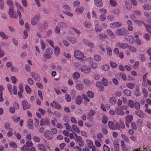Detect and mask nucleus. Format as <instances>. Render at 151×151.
I'll return each instance as SVG.
<instances>
[{"label":"nucleus","instance_id":"b1692460","mask_svg":"<svg viewBox=\"0 0 151 151\" xmlns=\"http://www.w3.org/2000/svg\"><path fill=\"white\" fill-rule=\"evenodd\" d=\"M55 50V53L56 56H58L60 53V50L58 47L56 46L54 48Z\"/></svg>","mask_w":151,"mask_h":151},{"label":"nucleus","instance_id":"393cba45","mask_svg":"<svg viewBox=\"0 0 151 151\" xmlns=\"http://www.w3.org/2000/svg\"><path fill=\"white\" fill-rule=\"evenodd\" d=\"M6 4L7 5L9 6V8L10 7H13L14 8V3L12 0H6Z\"/></svg>","mask_w":151,"mask_h":151},{"label":"nucleus","instance_id":"a878e982","mask_svg":"<svg viewBox=\"0 0 151 151\" xmlns=\"http://www.w3.org/2000/svg\"><path fill=\"white\" fill-rule=\"evenodd\" d=\"M58 25L60 29H66L68 27L67 24L64 22L60 23L58 24Z\"/></svg>","mask_w":151,"mask_h":151},{"label":"nucleus","instance_id":"774afa93","mask_svg":"<svg viewBox=\"0 0 151 151\" xmlns=\"http://www.w3.org/2000/svg\"><path fill=\"white\" fill-rule=\"evenodd\" d=\"M84 26L86 28H89L91 26V23L88 22H85L83 24Z\"/></svg>","mask_w":151,"mask_h":151},{"label":"nucleus","instance_id":"864d4df0","mask_svg":"<svg viewBox=\"0 0 151 151\" xmlns=\"http://www.w3.org/2000/svg\"><path fill=\"white\" fill-rule=\"evenodd\" d=\"M98 36L99 38L101 39H106L108 38L107 36L104 34L100 33L98 35Z\"/></svg>","mask_w":151,"mask_h":151},{"label":"nucleus","instance_id":"5fc2aeb1","mask_svg":"<svg viewBox=\"0 0 151 151\" xmlns=\"http://www.w3.org/2000/svg\"><path fill=\"white\" fill-rule=\"evenodd\" d=\"M142 7L143 9L146 10H149L151 9V6L147 4L143 5Z\"/></svg>","mask_w":151,"mask_h":151},{"label":"nucleus","instance_id":"a211bd4d","mask_svg":"<svg viewBox=\"0 0 151 151\" xmlns=\"http://www.w3.org/2000/svg\"><path fill=\"white\" fill-rule=\"evenodd\" d=\"M142 85L144 87H146L148 85H151V81L148 79L143 81L142 82Z\"/></svg>","mask_w":151,"mask_h":151},{"label":"nucleus","instance_id":"bb28decb","mask_svg":"<svg viewBox=\"0 0 151 151\" xmlns=\"http://www.w3.org/2000/svg\"><path fill=\"white\" fill-rule=\"evenodd\" d=\"M101 82L103 85L105 86H107L109 84V81L106 78H102L101 80Z\"/></svg>","mask_w":151,"mask_h":151},{"label":"nucleus","instance_id":"f257e3e1","mask_svg":"<svg viewBox=\"0 0 151 151\" xmlns=\"http://www.w3.org/2000/svg\"><path fill=\"white\" fill-rule=\"evenodd\" d=\"M74 56L76 59L79 60L82 62H85L86 61V57L83 53L79 50H76L74 51Z\"/></svg>","mask_w":151,"mask_h":151},{"label":"nucleus","instance_id":"c756f323","mask_svg":"<svg viewBox=\"0 0 151 151\" xmlns=\"http://www.w3.org/2000/svg\"><path fill=\"white\" fill-rule=\"evenodd\" d=\"M126 86L128 88L131 89H133L135 87V84L134 83L130 82L127 83Z\"/></svg>","mask_w":151,"mask_h":151},{"label":"nucleus","instance_id":"338daca9","mask_svg":"<svg viewBox=\"0 0 151 151\" xmlns=\"http://www.w3.org/2000/svg\"><path fill=\"white\" fill-rule=\"evenodd\" d=\"M12 118L13 121L15 123L18 122L20 120V118L19 117H16L13 116L12 117Z\"/></svg>","mask_w":151,"mask_h":151},{"label":"nucleus","instance_id":"c85d7f7f","mask_svg":"<svg viewBox=\"0 0 151 151\" xmlns=\"http://www.w3.org/2000/svg\"><path fill=\"white\" fill-rule=\"evenodd\" d=\"M106 32L112 38H115L116 37L115 35L113 32L109 29H107Z\"/></svg>","mask_w":151,"mask_h":151},{"label":"nucleus","instance_id":"412c9836","mask_svg":"<svg viewBox=\"0 0 151 151\" xmlns=\"http://www.w3.org/2000/svg\"><path fill=\"white\" fill-rule=\"evenodd\" d=\"M40 122L41 126H43L45 125H48L50 123L49 121L47 119H41Z\"/></svg>","mask_w":151,"mask_h":151},{"label":"nucleus","instance_id":"9d476101","mask_svg":"<svg viewBox=\"0 0 151 151\" xmlns=\"http://www.w3.org/2000/svg\"><path fill=\"white\" fill-rule=\"evenodd\" d=\"M39 19V16L37 15L34 16L32 19L31 24L34 25H36L38 22Z\"/></svg>","mask_w":151,"mask_h":151},{"label":"nucleus","instance_id":"4d7b16f0","mask_svg":"<svg viewBox=\"0 0 151 151\" xmlns=\"http://www.w3.org/2000/svg\"><path fill=\"white\" fill-rule=\"evenodd\" d=\"M143 38L147 41H149L150 40V36L147 33H145L144 34Z\"/></svg>","mask_w":151,"mask_h":151},{"label":"nucleus","instance_id":"13d9d810","mask_svg":"<svg viewBox=\"0 0 151 151\" xmlns=\"http://www.w3.org/2000/svg\"><path fill=\"white\" fill-rule=\"evenodd\" d=\"M136 114L140 117L143 116V114L141 110H138L135 111Z\"/></svg>","mask_w":151,"mask_h":151},{"label":"nucleus","instance_id":"de8ad7c7","mask_svg":"<svg viewBox=\"0 0 151 151\" xmlns=\"http://www.w3.org/2000/svg\"><path fill=\"white\" fill-rule=\"evenodd\" d=\"M83 81L85 84L87 86H90L92 85L91 82L88 79H85L83 80Z\"/></svg>","mask_w":151,"mask_h":151},{"label":"nucleus","instance_id":"69168bd1","mask_svg":"<svg viewBox=\"0 0 151 151\" xmlns=\"http://www.w3.org/2000/svg\"><path fill=\"white\" fill-rule=\"evenodd\" d=\"M124 93L126 96H130L131 95V93L130 91L128 89H125L123 91Z\"/></svg>","mask_w":151,"mask_h":151},{"label":"nucleus","instance_id":"3c124183","mask_svg":"<svg viewBox=\"0 0 151 151\" xmlns=\"http://www.w3.org/2000/svg\"><path fill=\"white\" fill-rule=\"evenodd\" d=\"M87 95L90 98H93L94 96L93 92L91 91H88L87 92Z\"/></svg>","mask_w":151,"mask_h":151},{"label":"nucleus","instance_id":"a19ab883","mask_svg":"<svg viewBox=\"0 0 151 151\" xmlns=\"http://www.w3.org/2000/svg\"><path fill=\"white\" fill-rule=\"evenodd\" d=\"M25 89L27 93L28 94H31L32 93L31 88L27 85H25Z\"/></svg>","mask_w":151,"mask_h":151},{"label":"nucleus","instance_id":"1a4fd4ad","mask_svg":"<svg viewBox=\"0 0 151 151\" xmlns=\"http://www.w3.org/2000/svg\"><path fill=\"white\" fill-rule=\"evenodd\" d=\"M96 113V111L93 109H91L87 115V118L90 121H92L93 119V117Z\"/></svg>","mask_w":151,"mask_h":151},{"label":"nucleus","instance_id":"f8f14e48","mask_svg":"<svg viewBox=\"0 0 151 151\" xmlns=\"http://www.w3.org/2000/svg\"><path fill=\"white\" fill-rule=\"evenodd\" d=\"M86 144L87 146L90 148H92L93 147V141L89 139H87L86 141Z\"/></svg>","mask_w":151,"mask_h":151},{"label":"nucleus","instance_id":"4c0bfd02","mask_svg":"<svg viewBox=\"0 0 151 151\" xmlns=\"http://www.w3.org/2000/svg\"><path fill=\"white\" fill-rule=\"evenodd\" d=\"M84 10V8L82 7H81L79 8H77L75 10V12L78 14H81Z\"/></svg>","mask_w":151,"mask_h":151},{"label":"nucleus","instance_id":"7c9ffc66","mask_svg":"<svg viewBox=\"0 0 151 151\" xmlns=\"http://www.w3.org/2000/svg\"><path fill=\"white\" fill-rule=\"evenodd\" d=\"M37 147L41 150L45 151L46 148L45 146L43 144H40L38 145Z\"/></svg>","mask_w":151,"mask_h":151},{"label":"nucleus","instance_id":"c03bdc74","mask_svg":"<svg viewBox=\"0 0 151 151\" xmlns=\"http://www.w3.org/2000/svg\"><path fill=\"white\" fill-rule=\"evenodd\" d=\"M90 66L91 68L94 69H97L98 68V64L94 62H91V63H90Z\"/></svg>","mask_w":151,"mask_h":151},{"label":"nucleus","instance_id":"7ed1b4c3","mask_svg":"<svg viewBox=\"0 0 151 151\" xmlns=\"http://www.w3.org/2000/svg\"><path fill=\"white\" fill-rule=\"evenodd\" d=\"M15 5L16 7L17 12L19 18H22V14L20 11H24L23 8L17 1L15 2Z\"/></svg>","mask_w":151,"mask_h":151},{"label":"nucleus","instance_id":"603ef678","mask_svg":"<svg viewBox=\"0 0 151 151\" xmlns=\"http://www.w3.org/2000/svg\"><path fill=\"white\" fill-rule=\"evenodd\" d=\"M128 49L129 50L133 52H135L137 50L136 48L132 46H129Z\"/></svg>","mask_w":151,"mask_h":151},{"label":"nucleus","instance_id":"72a5a7b5","mask_svg":"<svg viewBox=\"0 0 151 151\" xmlns=\"http://www.w3.org/2000/svg\"><path fill=\"white\" fill-rule=\"evenodd\" d=\"M125 119V122L130 123L133 119V116L132 115H129L126 117Z\"/></svg>","mask_w":151,"mask_h":151},{"label":"nucleus","instance_id":"20e7f679","mask_svg":"<svg viewBox=\"0 0 151 151\" xmlns=\"http://www.w3.org/2000/svg\"><path fill=\"white\" fill-rule=\"evenodd\" d=\"M108 125L109 128L112 130L119 129V127H118V122H114L111 121L108 122Z\"/></svg>","mask_w":151,"mask_h":151},{"label":"nucleus","instance_id":"aec40b11","mask_svg":"<svg viewBox=\"0 0 151 151\" xmlns=\"http://www.w3.org/2000/svg\"><path fill=\"white\" fill-rule=\"evenodd\" d=\"M67 39L68 40H69L71 43L72 44H75L77 42V39L75 37H68Z\"/></svg>","mask_w":151,"mask_h":151},{"label":"nucleus","instance_id":"f704fd0d","mask_svg":"<svg viewBox=\"0 0 151 151\" xmlns=\"http://www.w3.org/2000/svg\"><path fill=\"white\" fill-rule=\"evenodd\" d=\"M93 58L94 60L97 62L100 61L101 60V57L98 54L94 55Z\"/></svg>","mask_w":151,"mask_h":151},{"label":"nucleus","instance_id":"9b49d317","mask_svg":"<svg viewBox=\"0 0 151 151\" xmlns=\"http://www.w3.org/2000/svg\"><path fill=\"white\" fill-rule=\"evenodd\" d=\"M122 25V24L120 22H116L111 23L110 27L111 28H115L116 27H119Z\"/></svg>","mask_w":151,"mask_h":151},{"label":"nucleus","instance_id":"052dcab7","mask_svg":"<svg viewBox=\"0 0 151 151\" xmlns=\"http://www.w3.org/2000/svg\"><path fill=\"white\" fill-rule=\"evenodd\" d=\"M62 7L63 8V9L65 10L68 11H70L71 10V9L70 7L67 5H64Z\"/></svg>","mask_w":151,"mask_h":151},{"label":"nucleus","instance_id":"bf43d9fd","mask_svg":"<svg viewBox=\"0 0 151 151\" xmlns=\"http://www.w3.org/2000/svg\"><path fill=\"white\" fill-rule=\"evenodd\" d=\"M11 79L12 81V83L13 84H16L18 81V79L17 78L14 76H12L11 77Z\"/></svg>","mask_w":151,"mask_h":151},{"label":"nucleus","instance_id":"423d86ee","mask_svg":"<svg viewBox=\"0 0 151 151\" xmlns=\"http://www.w3.org/2000/svg\"><path fill=\"white\" fill-rule=\"evenodd\" d=\"M8 14L11 18L16 19L18 17V15L14 12V8L13 7L9 9Z\"/></svg>","mask_w":151,"mask_h":151},{"label":"nucleus","instance_id":"f3484780","mask_svg":"<svg viewBox=\"0 0 151 151\" xmlns=\"http://www.w3.org/2000/svg\"><path fill=\"white\" fill-rule=\"evenodd\" d=\"M115 111L117 115L123 116L125 114V113L123 111L118 108L115 109Z\"/></svg>","mask_w":151,"mask_h":151},{"label":"nucleus","instance_id":"79ce46f5","mask_svg":"<svg viewBox=\"0 0 151 151\" xmlns=\"http://www.w3.org/2000/svg\"><path fill=\"white\" fill-rule=\"evenodd\" d=\"M53 103L54 104V107L57 109H60L61 108V106L60 104L57 103L55 101H53Z\"/></svg>","mask_w":151,"mask_h":151},{"label":"nucleus","instance_id":"4468645a","mask_svg":"<svg viewBox=\"0 0 151 151\" xmlns=\"http://www.w3.org/2000/svg\"><path fill=\"white\" fill-rule=\"evenodd\" d=\"M126 40L131 44H132L134 42V39L133 37L131 35H128L126 37Z\"/></svg>","mask_w":151,"mask_h":151},{"label":"nucleus","instance_id":"cd10ccee","mask_svg":"<svg viewBox=\"0 0 151 151\" xmlns=\"http://www.w3.org/2000/svg\"><path fill=\"white\" fill-rule=\"evenodd\" d=\"M83 98L80 96H78L76 98V102L78 104H80L82 102Z\"/></svg>","mask_w":151,"mask_h":151},{"label":"nucleus","instance_id":"6ab92c4d","mask_svg":"<svg viewBox=\"0 0 151 151\" xmlns=\"http://www.w3.org/2000/svg\"><path fill=\"white\" fill-rule=\"evenodd\" d=\"M27 125L29 129H33V121L32 119H30L28 120Z\"/></svg>","mask_w":151,"mask_h":151},{"label":"nucleus","instance_id":"6e6d98bb","mask_svg":"<svg viewBox=\"0 0 151 151\" xmlns=\"http://www.w3.org/2000/svg\"><path fill=\"white\" fill-rule=\"evenodd\" d=\"M99 18L101 21H104L106 19V17L104 14H101L99 16Z\"/></svg>","mask_w":151,"mask_h":151},{"label":"nucleus","instance_id":"dca6fc26","mask_svg":"<svg viewBox=\"0 0 151 151\" xmlns=\"http://www.w3.org/2000/svg\"><path fill=\"white\" fill-rule=\"evenodd\" d=\"M94 3L97 7H101L103 6V3L101 0H94Z\"/></svg>","mask_w":151,"mask_h":151},{"label":"nucleus","instance_id":"0eeeda50","mask_svg":"<svg viewBox=\"0 0 151 151\" xmlns=\"http://www.w3.org/2000/svg\"><path fill=\"white\" fill-rule=\"evenodd\" d=\"M127 33V31L124 28H122L116 30L115 33L116 35H122L124 36Z\"/></svg>","mask_w":151,"mask_h":151},{"label":"nucleus","instance_id":"ddd939ff","mask_svg":"<svg viewBox=\"0 0 151 151\" xmlns=\"http://www.w3.org/2000/svg\"><path fill=\"white\" fill-rule=\"evenodd\" d=\"M22 104L23 108L25 110L29 109L30 107V105L29 104L27 101L25 100L22 101Z\"/></svg>","mask_w":151,"mask_h":151},{"label":"nucleus","instance_id":"39448f33","mask_svg":"<svg viewBox=\"0 0 151 151\" xmlns=\"http://www.w3.org/2000/svg\"><path fill=\"white\" fill-rule=\"evenodd\" d=\"M81 71L83 73L88 74L91 72V69L88 66L83 65L80 68Z\"/></svg>","mask_w":151,"mask_h":151},{"label":"nucleus","instance_id":"680f3d73","mask_svg":"<svg viewBox=\"0 0 151 151\" xmlns=\"http://www.w3.org/2000/svg\"><path fill=\"white\" fill-rule=\"evenodd\" d=\"M11 70L14 73H17L19 71L18 68L16 67L12 66L11 68Z\"/></svg>","mask_w":151,"mask_h":151},{"label":"nucleus","instance_id":"e433bc0d","mask_svg":"<svg viewBox=\"0 0 151 151\" xmlns=\"http://www.w3.org/2000/svg\"><path fill=\"white\" fill-rule=\"evenodd\" d=\"M76 88L79 90H83L84 88V86L82 84L80 83H77L76 85Z\"/></svg>","mask_w":151,"mask_h":151},{"label":"nucleus","instance_id":"2f4dec72","mask_svg":"<svg viewBox=\"0 0 151 151\" xmlns=\"http://www.w3.org/2000/svg\"><path fill=\"white\" fill-rule=\"evenodd\" d=\"M107 55L108 56H111L112 55V49L111 47H106Z\"/></svg>","mask_w":151,"mask_h":151},{"label":"nucleus","instance_id":"09e8293b","mask_svg":"<svg viewBox=\"0 0 151 151\" xmlns=\"http://www.w3.org/2000/svg\"><path fill=\"white\" fill-rule=\"evenodd\" d=\"M9 145L11 147L14 149L16 148L17 147L16 144L12 141L9 142Z\"/></svg>","mask_w":151,"mask_h":151},{"label":"nucleus","instance_id":"8fccbe9b","mask_svg":"<svg viewBox=\"0 0 151 151\" xmlns=\"http://www.w3.org/2000/svg\"><path fill=\"white\" fill-rule=\"evenodd\" d=\"M53 52V50L50 48H47L46 49V53L51 55Z\"/></svg>","mask_w":151,"mask_h":151},{"label":"nucleus","instance_id":"49530a36","mask_svg":"<svg viewBox=\"0 0 151 151\" xmlns=\"http://www.w3.org/2000/svg\"><path fill=\"white\" fill-rule=\"evenodd\" d=\"M144 25L145 27V29L147 30V32H149L150 34H151V27L149 25H147L145 23H144Z\"/></svg>","mask_w":151,"mask_h":151},{"label":"nucleus","instance_id":"0e129e2a","mask_svg":"<svg viewBox=\"0 0 151 151\" xmlns=\"http://www.w3.org/2000/svg\"><path fill=\"white\" fill-rule=\"evenodd\" d=\"M121 136L126 142H127L128 143H129V139L128 137L127 136L124 134H122L121 135Z\"/></svg>","mask_w":151,"mask_h":151},{"label":"nucleus","instance_id":"ea45409f","mask_svg":"<svg viewBox=\"0 0 151 151\" xmlns=\"http://www.w3.org/2000/svg\"><path fill=\"white\" fill-rule=\"evenodd\" d=\"M73 78L74 79L77 80L80 77V74L78 72H76L73 73Z\"/></svg>","mask_w":151,"mask_h":151},{"label":"nucleus","instance_id":"c9c22d12","mask_svg":"<svg viewBox=\"0 0 151 151\" xmlns=\"http://www.w3.org/2000/svg\"><path fill=\"white\" fill-rule=\"evenodd\" d=\"M109 101L111 104L114 105L116 104V99L114 97H111L109 99Z\"/></svg>","mask_w":151,"mask_h":151},{"label":"nucleus","instance_id":"58836bf2","mask_svg":"<svg viewBox=\"0 0 151 151\" xmlns=\"http://www.w3.org/2000/svg\"><path fill=\"white\" fill-rule=\"evenodd\" d=\"M101 69L104 71H106L108 70L110 68L109 66L107 64H105L101 66Z\"/></svg>","mask_w":151,"mask_h":151},{"label":"nucleus","instance_id":"4be33fe9","mask_svg":"<svg viewBox=\"0 0 151 151\" xmlns=\"http://www.w3.org/2000/svg\"><path fill=\"white\" fill-rule=\"evenodd\" d=\"M32 77L36 81H39L40 80V77L38 75L35 73H31Z\"/></svg>","mask_w":151,"mask_h":151},{"label":"nucleus","instance_id":"a18cd8bd","mask_svg":"<svg viewBox=\"0 0 151 151\" xmlns=\"http://www.w3.org/2000/svg\"><path fill=\"white\" fill-rule=\"evenodd\" d=\"M118 127H119V129L121 128L124 129L125 128L124 124L122 121H119V123H118Z\"/></svg>","mask_w":151,"mask_h":151},{"label":"nucleus","instance_id":"473e14b6","mask_svg":"<svg viewBox=\"0 0 151 151\" xmlns=\"http://www.w3.org/2000/svg\"><path fill=\"white\" fill-rule=\"evenodd\" d=\"M72 128L73 130L77 133H79L80 132L79 128L76 125L73 124L72 126Z\"/></svg>","mask_w":151,"mask_h":151},{"label":"nucleus","instance_id":"5701e85b","mask_svg":"<svg viewBox=\"0 0 151 151\" xmlns=\"http://www.w3.org/2000/svg\"><path fill=\"white\" fill-rule=\"evenodd\" d=\"M96 84V86L99 88V89L101 91H104V87L101 84L100 81H98L97 82Z\"/></svg>","mask_w":151,"mask_h":151},{"label":"nucleus","instance_id":"6e6552de","mask_svg":"<svg viewBox=\"0 0 151 151\" xmlns=\"http://www.w3.org/2000/svg\"><path fill=\"white\" fill-rule=\"evenodd\" d=\"M44 136L45 137L49 140H52L53 139V135L50 133V131L48 130H46L44 133Z\"/></svg>","mask_w":151,"mask_h":151},{"label":"nucleus","instance_id":"2eb2a0df","mask_svg":"<svg viewBox=\"0 0 151 151\" xmlns=\"http://www.w3.org/2000/svg\"><path fill=\"white\" fill-rule=\"evenodd\" d=\"M116 45L118 47L123 49H126L128 47V45L127 44L123 43H117Z\"/></svg>","mask_w":151,"mask_h":151},{"label":"nucleus","instance_id":"37998d69","mask_svg":"<svg viewBox=\"0 0 151 151\" xmlns=\"http://www.w3.org/2000/svg\"><path fill=\"white\" fill-rule=\"evenodd\" d=\"M95 31L96 32H101L102 29L100 25L95 26Z\"/></svg>","mask_w":151,"mask_h":151},{"label":"nucleus","instance_id":"e2e57ef3","mask_svg":"<svg viewBox=\"0 0 151 151\" xmlns=\"http://www.w3.org/2000/svg\"><path fill=\"white\" fill-rule=\"evenodd\" d=\"M128 106L131 108H133L134 107V103L132 100H129L128 102Z\"/></svg>","mask_w":151,"mask_h":151},{"label":"nucleus","instance_id":"f03ea898","mask_svg":"<svg viewBox=\"0 0 151 151\" xmlns=\"http://www.w3.org/2000/svg\"><path fill=\"white\" fill-rule=\"evenodd\" d=\"M8 89L11 95L13 94L17 95V87L15 86L13 87L11 84L9 83L7 85Z\"/></svg>","mask_w":151,"mask_h":151}]
</instances>
